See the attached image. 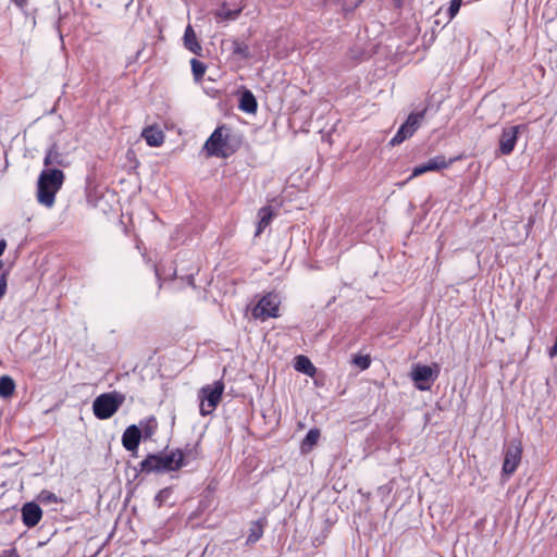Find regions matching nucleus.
I'll return each mask as SVG.
<instances>
[{"label":"nucleus","mask_w":557,"mask_h":557,"mask_svg":"<svg viewBox=\"0 0 557 557\" xmlns=\"http://www.w3.org/2000/svg\"><path fill=\"white\" fill-rule=\"evenodd\" d=\"M224 392V384L222 381H215L211 385L203 386L199 392L200 398V414L208 416L212 413L219 405L222 394Z\"/></svg>","instance_id":"nucleus-3"},{"label":"nucleus","mask_w":557,"mask_h":557,"mask_svg":"<svg viewBox=\"0 0 557 557\" xmlns=\"http://www.w3.org/2000/svg\"><path fill=\"white\" fill-rule=\"evenodd\" d=\"M162 471H175L185 466L184 454L181 450H174L169 454H161Z\"/></svg>","instance_id":"nucleus-13"},{"label":"nucleus","mask_w":557,"mask_h":557,"mask_svg":"<svg viewBox=\"0 0 557 557\" xmlns=\"http://www.w3.org/2000/svg\"><path fill=\"white\" fill-rule=\"evenodd\" d=\"M7 248V240L4 238L0 239V257L3 255Z\"/></svg>","instance_id":"nucleus-35"},{"label":"nucleus","mask_w":557,"mask_h":557,"mask_svg":"<svg viewBox=\"0 0 557 557\" xmlns=\"http://www.w3.org/2000/svg\"><path fill=\"white\" fill-rule=\"evenodd\" d=\"M280 299L275 294H268L263 296L252 310L255 319L262 321L269 318H276L278 315Z\"/></svg>","instance_id":"nucleus-7"},{"label":"nucleus","mask_w":557,"mask_h":557,"mask_svg":"<svg viewBox=\"0 0 557 557\" xmlns=\"http://www.w3.org/2000/svg\"><path fill=\"white\" fill-rule=\"evenodd\" d=\"M40 497H41V500L47 502V503H57L58 502V497L55 496V494L48 492V491H42L40 494Z\"/></svg>","instance_id":"nucleus-30"},{"label":"nucleus","mask_w":557,"mask_h":557,"mask_svg":"<svg viewBox=\"0 0 557 557\" xmlns=\"http://www.w3.org/2000/svg\"><path fill=\"white\" fill-rule=\"evenodd\" d=\"M44 164L45 166L59 165L62 168H66L70 163L66 160L65 156L59 151L58 146L53 144L46 152Z\"/></svg>","instance_id":"nucleus-14"},{"label":"nucleus","mask_w":557,"mask_h":557,"mask_svg":"<svg viewBox=\"0 0 557 557\" xmlns=\"http://www.w3.org/2000/svg\"><path fill=\"white\" fill-rule=\"evenodd\" d=\"M2 557H20V555L15 548H9L3 550Z\"/></svg>","instance_id":"nucleus-33"},{"label":"nucleus","mask_w":557,"mask_h":557,"mask_svg":"<svg viewBox=\"0 0 557 557\" xmlns=\"http://www.w3.org/2000/svg\"><path fill=\"white\" fill-rule=\"evenodd\" d=\"M352 363L355 366L359 367L361 370H366L370 367L371 359L367 355L366 356L359 355V356L354 357Z\"/></svg>","instance_id":"nucleus-28"},{"label":"nucleus","mask_w":557,"mask_h":557,"mask_svg":"<svg viewBox=\"0 0 557 557\" xmlns=\"http://www.w3.org/2000/svg\"><path fill=\"white\" fill-rule=\"evenodd\" d=\"M7 292V278H5V275L2 274L0 276V298L4 296Z\"/></svg>","instance_id":"nucleus-32"},{"label":"nucleus","mask_w":557,"mask_h":557,"mask_svg":"<svg viewBox=\"0 0 557 557\" xmlns=\"http://www.w3.org/2000/svg\"><path fill=\"white\" fill-rule=\"evenodd\" d=\"M125 396L119 392L103 393L92 403V412L99 420L110 419L123 405Z\"/></svg>","instance_id":"nucleus-2"},{"label":"nucleus","mask_w":557,"mask_h":557,"mask_svg":"<svg viewBox=\"0 0 557 557\" xmlns=\"http://www.w3.org/2000/svg\"><path fill=\"white\" fill-rule=\"evenodd\" d=\"M141 137L146 140L150 147H160L164 141L163 132L157 126H147L141 132Z\"/></svg>","instance_id":"nucleus-15"},{"label":"nucleus","mask_w":557,"mask_h":557,"mask_svg":"<svg viewBox=\"0 0 557 557\" xmlns=\"http://www.w3.org/2000/svg\"><path fill=\"white\" fill-rule=\"evenodd\" d=\"M190 66L195 81L200 82L207 70L206 64L197 59H191Z\"/></svg>","instance_id":"nucleus-26"},{"label":"nucleus","mask_w":557,"mask_h":557,"mask_svg":"<svg viewBox=\"0 0 557 557\" xmlns=\"http://www.w3.org/2000/svg\"><path fill=\"white\" fill-rule=\"evenodd\" d=\"M294 368L296 371L307 374L309 376H314L317 369L310 359L306 356L299 355L295 358Z\"/></svg>","instance_id":"nucleus-21"},{"label":"nucleus","mask_w":557,"mask_h":557,"mask_svg":"<svg viewBox=\"0 0 557 557\" xmlns=\"http://www.w3.org/2000/svg\"><path fill=\"white\" fill-rule=\"evenodd\" d=\"M232 50L234 54L239 55L243 59H248L250 57L249 47L243 41L234 40Z\"/></svg>","instance_id":"nucleus-27"},{"label":"nucleus","mask_w":557,"mask_h":557,"mask_svg":"<svg viewBox=\"0 0 557 557\" xmlns=\"http://www.w3.org/2000/svg\"><path fill=\"white\" fill-rule=\"evenodd\" d=\"M15 389V383L14 381L7 375H3L0 377V396L1 397H10Z\"/></svg>","instance_id":"nucleus-24"},{"label":"nucleus","mask_w":557,"mask_h":557,"mask_svg":"<svg viewBox=\"0 0 557 557\" xmlns=\"http://www.w3.org/2000/svg\"><path fill=\"white\" fill-rule=\"evenodd\" d=\"M64 178V173L61 170H42L37 182L38 202L47 208H51L54 205L55 195L61 189Z\"/></svg>","instance_id":"nucleus-1"},{"label":"nucleus","mask_w":557,"mask_h":557,"mask_svg":"<svg viewBox=\"0 0 557 557\" xmlns=\"http://www.w3.org/2000/svg\"><path fill=\"white\" fill-rule=\"evenodd\" d=\"M239 109L246 113H255L258 104L253 94L250 90H245L239 98Z\"/></svg>","instance_id":"nucleus-19"},{"label":"nucleus","mask_w":557,"mask_h":557,"mask_svg":"<svg viewBox=\"0 0 557 557\" xmlns=\"http://www.w3.org/2000/svg\"><path fill=\"white\" fill-rule=\"evenodd\" d=\"M141 440V431L136 424L125 429L122 435V445L127 451H136Z\"/></svg>","instance_id":"nucleus-12"},{"label":"nucleus","mask_w":557,"mask_h":557,"mask_svg":"<svg viewBox=\"0 0 557 557\" xmlns=\"http://www.w3.org/2000/svg\"><path fill=\"white\" fill-rule=\"evenodd\" d=\"M11 2L22 11H25L28 7V0H11Z\"/></svg>","instance_id":"nucleus-31"},{"label":"nucleus","mask_w":557,"mask_h":557,"mask_svg":"<svg viewBox=\"0 0 557 557\" xmlns=\"http://www.w3.org/2000/svg\"><path fill=\"white\" fill-rule=\"evenodd\" d=\"M275 213L272 207L267 206L259 210L258 212V226L256 231V236H259L265 227L270 225L274 218Z\"/></svg>","instance_id":"nucleus-17"},{"label":"nucleus","mask_w":557,"mask_h":557,"mask_svg":"<svg viewBox=\"0 0 557 557\" xmlns=\"http://www.w3.org/2000/svg\"><path fill=\"white\" fill-rule=\"evenodd\" d=\"M453 163V160H446L444 156H435L429 159L425 163L420 164L412 170L410 178L422 175L426 172L440 171L447 169Z\"/></svg>","instance_id":"nucleus-10"},{"label":"nucleus","mask_w":557,"mask_h":557,"mask_svg":"<svg viewBox=\"0 0 557 557\" xmlns=\"http://www.w3.org/2000/svg\"><path fill=\"white\" fill-rule=\"evenodd\" d=\"M154 271H156V276H157V278H158L159 281H161V278H162V274H161V270H160V268H159V267H156V270H154Z\"/></svg>","instance_id":"nucleus-36"},{"label":"nucleus","mask_w":557,"mask_h":557,"mask_svg":"<svg viewBox=\"0 0 557 557\" xmlns=\"http://www.w3.org/2000/svg\"><path fill=\"white\" fill-rule=\"evenodd\" d=\"M22 521L27 528H34L42 518V510L36 503H26L22 507Z\"/></svg>","instance_id":"nucleus-11"},{"label":"nucleus","mask_w":557,"mask_h":557,"mask_svg":"<svg viewBox=\"0 0 557 557\" xmlns=\"http://www.w3.org/2000/svg\"><path fill=\"white\" fill-rule=\"evenodd\" d=\"M242 13V8L236 10H231L226 7V3H223L219 10L214 12V18L216 23H222L225 21H235Z\"/></svg>","instance_id":"nucleus-20"},{"label":"nucleus","mask_w":557,"mask_h":557,"mask_svg":"<svg viewBox=\"0 0 557 557\" xmlns=\"http://www.w3.org/2000/svg\"><path fill=\"white\" fill-rule=\"evenodd\" d=\"M184 46L187 50L196 55H201L202 47L197 39L196 33L190 25H188L184 33Z\"/></svg>","instance_id":"nucleus-16"},{"label":"nucleus","mask_w":557,"mask_h":557,"mask_svg":"<svg viewBox=\"0 0 557 557\" xmlns=\"http://www.w3.org/2000/svg\"><path fill=\"white\" fill-rule=\"evenodd\" d=\"M440 374V366L433 363V366L416 364L411 371V379L416 382V386L420 391H426L430 388V384L437 379Z\"/></svg>","instance_id":"nucleus-5"},{"label":"nucleus","mask_w":557,"mask_h":557,"mask_svg":"<svg viewBox=\"0 0 557 557\" xmlns=\"http://www.w3.org/2000/svg\"><path fill=\"white\" fill-rule=\"evenodd\" d=\"M522 457V446L519 441H511L504 449V462L502 473L511 475L520 465Z\"/></svg>","instance_id":"nucleus-8"},{"label":"nucleus","mask_w":557,"mask_h":557,"mask_svg":"<svg viewBox=\"0 0 557 557\" xmlns=\"http://www.w3.org/2000/svg\"><path fill=\"white\" fill-rule=\"evenodd\" d=\"M137 426L140 429L144 438H150L156 433L158 424L156 418L150 417L147 420L140 421Z\"/></svg>","instance_id":"nucleus-23"},{"label":"nucleus","mask_w":557,"mask_h":557,"mask_svg":"<svg viewBox=\"0 0 557 557\" xmlns=\"http://www.w3.org/2000/svg\"><path fill=\"white\" fill-rule=\"evenodd\" d=\"M262 535H263V525L259 521H256L251 524V527L249 529V533H248L246 543L248 545L255 544L262 537Z\"/></svg>","instance_id":"nucleus-25"},{"label":"nucleus","mask_w":557,"mask_h":557,"mask_svg":"<svg viewBox=\"0 0 557 557\" xmlns=\"http://www.w3.org/2000/svg\"><path fill=\"white\" fill-rule=\"evenodd\" d=\"M208 156L226 158L230 156L227 149V134L224 127H216L205 144Z\"/></svg>","instance_id":"nucleus-4"},{"label":"nucleus","mask_w":557,"mask_h":557,"mask_svg":"<svg viewBox=\"0 0 557 557\" xmlns=\"http://www.w3.org/2000/svg\"><path fill=\"white\" fill-rule=\"evenodd\" d=\"M461 1L462 0H451L450 1L449 8H448L449 20L454 18L457 15V13L459 12V9L461 7Z\"/></svg>","instance_id":"nucleus-29"},{"label":"nucleus","mask_w":557,"mask_h":557,"mask_svg":"<svg viewBox=\"0 0 557 557\" xmlns=\"http://www.w3.org/2000/svg\"><path fill=\"white\" fill-rule=\"evenodd\" d=\"M320 437V431L318 429H311L301 442L300 449L302 453L310 451L313 446L318 443Z\"/></svg>","instance_id":"nucleus-22"},{"label":"nucleus","mask_w":557,"mask_h":557,"mask_svg":"<svg viewBox=\"0 0 557 557\" xmlns=\"http://www.w3.org/2000/svg\"><path fill=\"white\" fill-rule=\"evenodd\" d=\"M140 471L150 472H162L161 455L151 454L140 462Z\"/></svg>","instance_id":"nucleus-18"},{"label":"nucleus","mask_w":557,"mask_h":557,"mask_svg":"<svg viewBox=\"0 0 557 557\" xmlns=\"http://www.w3.org/2000/svg\"><path fill=\"white\" fill-rule=\"evenodd\" d=\"M188 283L190 285H194V276L193 275H188Z\"/></svg>","instance_id":"nucleus-37"},{"label":"nucleus","mask_w":557,"mask_h":557,"mask_svg":"<svg viewBox=\"0 0 557 557\" xmlns=\"http://www.w3.org/2000/svg\"><path fill=\"white\" fill-rule=\"evenodd\" d=\"M556 355H557V337H556V341H555L554 345L549 349V356L550 357H554Z\"/></svg>","instance_id":"nucleus-34"},{"label":"nucleus","mask_w":557,"mask_h":557,"mask_svg":"<svg viewBox=\"0 0 557 557\" xmlns=\"http://www.w3.org/2000/svg\"><path fill=\"white\" fill-rule=\"evenodd\" d=\"M425 110L420 112H412L407 117L406 122L398 128L397 133L391 139L392 146H397L411 137L414 132L419 128L421 121L423 120Z\"/></svg>","instance_id":"nucleus-6"},{"label":"nucleus","mask_w":557,"mask_h":557,"mask_svg":"<svg viewBox=\"0 0 557 557\" xmlns=\"http://www.w3.org/2000/svg\"><path fill=\"white\" fill-rule=\"evenodd\" d=\"M520 125L504 127L499 138V153L503 156L510 154L516 147Z\"/></svg>","instance_id":"nucleus-9"}]
</instances>
